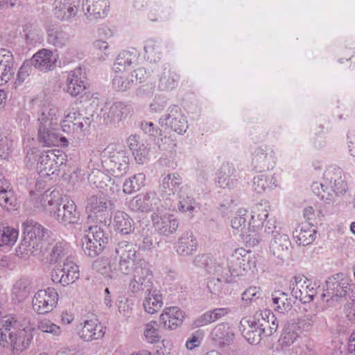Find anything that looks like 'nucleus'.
<instances>
[{"mask_svg": "<svg viewBox=\"0 0 355 355\" xmlns=\"http://www.w3.org/2000/svg\"><path fill=\"white\" fill-rule=\"evenodd\" d=\"M349 279L343 273L336 274L329 277L326 282V292L322 294V297H327L330 300H338L339 297L346 295L349 288Z\"/></svg>", "mask_w": 355, "mask_h": 355, "instance_id": "f257e3e1", "label": "nucleus"}, {"mask_svg": "<svg viewBox=\"0 0 355 355\" xmlns=\"http://www.w3.org/2000/svg\"><path fill=\"white\" fill-rule=\"evenodd\" d=\"M144 333L146 338L150 343H157L161 338L157 324L153 321L146 324Z\"/></svg>", "mask_w": 355, "mask_h": 355, "instance_id": "6ab92c4d", "label": "nucleus"}, {"mask_svg": "<svg viewBox=\"0 0 355 355\" xmlns=\"http://www.w3.org/2000/svg\"><path fill=\"white\" fill-rule=\"evenodd\" d=\"M350 152L352 155L355 157V141L352 144V145L350 147Z\"/></svg>", "mask_w": 355, "mask_h": 355, "instance_id": "e433bc0d", "label": "nucleus"}, {"mask_svg": "<svg viewBox=\"0 0 355 355\" xmlns=\"http://www.w3.org/2000/svg\"><path fill=\"white\" fill-rule=\"evenodd\" d=\"M8 186L6 183L3 184V181L0 180V204L3 207L10 205V198L11 191L8 190Z\"/></svg>", "mask_w": 355, "mask_h": 355, "instance_id": "393cba45", "label": "nucleus"}, {"mask_svg": "<svg viewBox=\"0 0 355 355\" xmlns=\"http://www.w3.org/2000/svg\"><path fill=\"white\" fill-rule=\"evenodd\" d=\"M60 141H62V142H67V139L65 137H64L60 138Z\"/></svg>", "mask_w": 355, "mask_h": 355, "instance_id": "a19ab883", "label": "nucleus"}, {"mask_svg": "<svg viewBox=\"0 0 355 355\" xmlns=\"http://www.w3.org/2000/svg\"><path fill=\"white\" fill-rule=\"evenodd\" d=\"M82 81L78 76L73 77L68 83L67 92L72 96L78 95L83 89Z\"/></svg>", "mask_w": 355, "mask_h": 355, "instance_id": "b1692460", "label": "nucleus"}, {"mask_svg": "<svg viewBox=\"0 0 355 355\" xmlns=\"http://www.w3.org/2000/svg\"><path fill=\"white\" fill-rule=\"evenodd\" d=\"M205 355H220V354L216 351H211L209 353L206 354Z\"/></svg>", "mask_w": 355, "mask_h": 355, "instance_id": "4c0bfd02", "label": "nucleus"}, {"mask_svg": "<svg viewBox=\"0 0 355 355\" xmlns=\"http://www.w3.org/2000/svg\"><path fill=\"white\" fill-rule=\"evenodd\" d=\"M198 338L196 336H193V338L188 340L186 343V347L191 350L196 347H198Z\"/></svg>", "mask_w": 355, "mask_h": 355, "instance_id": "2f4dec72", "label": "nucleus"}, {"mask_svg": "<svg viewBox=\"0 0 355 355\" xmlns=\"http://www.w3.org/2000/svg\"><path fill=\"white\" fill-rule=\"evenodd\" d=\"M250 236L251 235H247L246 237L245 238V240L247 243H250L252 245H254L256 243H257V241L255 239H254L252 241L250 238L248 239V238L250 237Z\"/></svg>", "mask_w": 355, "mask_h": 355, "instance_id": "c9c22d12", "label": "nucleus"}, {"mask_svg": "<svg viewBox=\"0 0 355 355\" xmlns=\"http://www.w3.org/2000/svg\"><path fill=\"white\" fill-rule=\"evenodd\" d=\"M162 304V295L160 294L150 293L144 304V306L147 312L153 314L160 309Z\"/></svg>", "mask_w": 355, "mask_h": 355, "instance_id": "f3484780", "label": "nucleus"}, {"mask_svg": "<svg viewBox=\"0 0 355 355\" xmlns=\"http://www.w3.org/2000/svg\"><path fill=\"white\" fill-rule=\"evenodd\" d=\"M211 335L214 340L225 343L233 338L234 333L229 326L220 324L213 329Z\"/></svg>", "mask_w": 355, "mask_h": 355, "instance_id": "f8f14e48", "label": "nucleus"}, {"mask_svg": "<svg viewBox=\"0 0 355 355\" xmlns=\"http://www.w3.org/2000/svg\"><path fill=\"white\" fill-rule=\"evenodd\" d=\"M314 213V210L312 207H308L306 209H305L304 210V215L306 216H308V218H309V216L313 215Z\"/></svg>", "mask_w": 355, "mask_h": 355, "instance_id": "72a5a7b5", "label": "nucleus"}, {"mask_svg": "<svg viewBox=\"0 0 355 355\" xmlns=\"http://www.w3.org/2000/svg\"><path fill=\"white\" fill-rule=\"evenodd\" d=\"M102 232H96L95 234L88 235L83 243L84 247L88 250L89 255L92 256L98 254L103 250Z\"/></svg>", "mask_w": 355, "mask_h": 355, "instance_id": "9d476101", "label": "nucleus"}, {"mask_svg": "<svg viewBox=\"0 0 355 355\" xmlns=\"http://www.w3.org/2000/svg\"><path fill=\"white\" fill-rule=\"evenodd\" d=\"M232 259L235 264L245 271L251 270L256 267L254 256L244 248L235 250L232 254Z\"/></svg>", "mask_w": 355, "mask_h": 355, "instance_id": "0eeeda50", "label": "nucleus"}, {"mask_svg": "<svg viewBox=\"0 0 355 355\" xmlns=\"http://www.w3.org/2000/svg\"><path fill=\"white\" fill-rule=\"evenodd\" d=\"M315 230L309 225L302 226L293 233V237L299 245H306L314 240Z\"/></svg>", "mask_w": 355, "mask_h": 355, "instance_id": "9b49d317", "label": "nucleus"}, {"mask_svg": "<svg viewBox=\"0 0 355 355\" xmlns=\"http://www.w3.org/2000/svg\"><path fill=\"white\" fill-rule=\"evenodd\" d=\"M219 183H220V184H222V182H221V181H220V178H219Z\"/></svg>", "mask_w": 355, "mask_h": 355, "instance_id": "79ce46f5", "label": "nucleus"}, {"mask_svg": "<svg viewBox=\"0 0 355 355\" xmlns=\"http://www.w3.org/2000/svg\"><path fill=\"white\" fill-rule=\"evenodd\" d=\"M272 302L275 305V309L280 313H284L291 309V305L286 293L279 291L272 295Z\"/></svg>", "mask_w": 355, "mask_h": 355, "instance_id": "dca6fc26", "label": "nucleus"}, {"mask_svg": "<svg viewBox=\"0 0 355 355\" xmlns=\"http://www.w3.org/2000/svg\"><path fill=\"white\" fill-rule=\"evenodd\" d=\"M7 337V333L3 331L1 333L0 344L4 347L6 346V343H8ZM8 337L12 349L16 351H22L30 345L33 338V334L31 331L24 329L15 336L8 334Z\"/></svg>", "mask_w": 355, "mask_h": 355, "instance_id": "39448f33", "label": "nucleus"}, {"mask_svg": "<svg viewBox=\"0 0 355 355\" xmlns=\"http://www.w3.org/2000/svg\"><path fill=\"white\" fill-rule=\"evenodd\" d=\"M12 75V62L9 57L0 61V85L7 83Z\"/></svg>", "mask_w": 355, "mask_h": 355, "instance_id": "a211bd4d", "label": "nucleus"}, {"mask_svg": "<svg viewBox=\"0 0 355 355\" xmlns=\"http://www.w3.org/2000/svg\"><path fill=\"white\" fill-rule=\"evenodd\" d=\"M347 352L348 355H355V331L349 336Z\"/></svg>", "mask_w": 355, "mask_h": 355, "instance_id": "c756f323", "label": "nucleus"}, {"mask_svg": "<svg viewBox=\"0 0 355 355\" xmlns=\"http://www.w3.org/2000/svg\"><path fill=\"white\" fill-rule=\"evenodd\" d=\"M17 236L18 232L16 230L10 227L4 228L0 234V246L15 243Z\"/></svg>", "mask_w": 355, "mask_h": 355, "instance_id": "412c9836", "label": "nucleus"}, {"mask_svg": "<svg viewBox=\"0 0 355 355\" xmlns=\"http://www.w3.org/2000/svg\"><path fill=\"white\" fill-rule=\"evenodd\" d=\"M58 302V294L54 289L39 291L33 299V307L39 313L51 311Z\"/></svg>", "mask_w": 355, "mask_h": 355, "instance_id": "f03ea898", "label": "nucleus"}, {"mask_svg": "<svg viewBox=\"0 0 355 355\" xmlns=\"http://www.w3.org/2000/svg\"><path fill=\"white\" fill-rule=\"evenodd\" d=\"M63 209L65 213L63 214L62 218L64 220L71 222L72 214L76 211V205L73 201H69L63 206Z\"/></svg>", "mask_w": 355, "mask_h": 355, "instance_id": "cd10ccee", "label": "nucleus"}, {"mask_svg": "<svg viewBox=\"0 0 355 355\" xmlns=\"http://www.w3.org/2000/svg\"><path fill=\"white\" fill-rule=\"evenodd\" d=\"M98 324L96 320L86 321L81 331V336L85 340H89L98 336L101 330L96 332Z\"/></svg>", "mask_w": 355, "mask_h": 355, "instance_id": "aec40b11", "label": "nucleus"}, {"mask_svg": "<svg viewBox=\"0 0 355 355\" xmlns=\"http://www.w3.org/2000/svg\"><path fill=\"white\" fill-rule=\"evenodd\" d=\"M259 318L252 316L243 318L241 321V328L243 336L252 345H256L261 340L259 329Z\"/></svg>", "mask_w": 355, "mask_h": 355, "instance_id": "7ed1b4c3", "label": "nucleus"}, {"mask_svg": "<svg viewBox=\"0 0 355 355\" xmlns=\"http://www.w3.org/2000/svg\"><path fill=\"white\" fill-rule=\"evenodd\" d=\"M40 328L44 332L46 333H57L59 330V327L53 324H51V325L42 324Z\"/></svg>", "mask_w": 355, "mask_h": 355, "instance_id": "7c9ffc66", "label": "nucleus"}, {"mask_svg": "<svg viewBox=\"0 0 355 355\" xmlns=\"http://www.w3.org/2000/svg\"><path fill=\"white\" fill-rule=\"evenodd\" d=\"M163 315L164 324L171 329L177 327L184 318L182 313L175 307L166 309Z\"/></svg>", "mask_w": 355, "mask_h": 355, "instance_id": "ddd939ff", "label": "nucleus"}, {"mask_svg": "<svg viewBox=\"0 0 355 355\" xmlns=\"http://www.w3.org/2000/svg\"><path fill=\"white\" fill-rule=\"evenodd\" d=\"M290 245V240L287 235L279 234L275 238L271 248L275 254L281 257L288 250Z\"/></svg>", "mask_w": 355, "mask_h": 355, "instance_id": "4468645a", "label": "nucleus"}, {"mask_svg": "<svg viewBox=\"0 0 355 355\" xmlns=\"http://www.w3.org/2000/svg\"><path fill=\"white\" fill-rule=\"evenodd\" d=\"M5 99H6L5 93L2 90H0V107H1L3 105V103L5 102Z\"/></svg>", "mask_w": 355, "mask_h": 355, "instance_id": "f704fd0d", "label": "nucleus"}, {"mask_svg": "<svg viewBox=\"0 0 355 355\" xmlns=\"http://www.w3.org/2000/svg\"><path fill=\"white\" fill-rule=\"evenodd\" d=\"M295 285L293 292L297 298L303 303L311 302L316 295V291L311 282L303 276L295 277Z\"/></svg>", "mask_w": 355, "mask_h": 355, "instance_id": "20e7f679", "label": "nucleus"}, {"mask_svg": "<svg viewBox=\"0 0 355 355\" xmlns=\"http://www.w3.org/2000/svg\"><path fill=\"white\" fill-rule=\"evenodd\" d=\"M245 223V219L243 217H235L232 221V226L233 228L238 229Z\"/></svg>", "mask_w": 355, "mask_h": 355, "instance_id": "473e14b6", "label": "nucleus"}, {"mask_svg": "<svg viewBox=\"0 0 355 355\" xmlns=\"http://www.w3.org/2000/svg\"><path fill=\"white\" fill-rule=\"evenodd\" d=\"M300 333V327L297 322H289L286 324L279 339V343L282 347L293 345Z\"/></svg>", "mask_w": 355, "mask_h": 355, "instance_id": "6e6552de", "label": "nucleus"}, {"mask_svg": "<svg viewBox=\"0 0 355 355\" xmlns=\"http://www.w3.org/2000/svg\"><path fill=\"white\" fill-rule=\"evenodd\" d=\"M268 211L266 208L261 205H257L254 207L253 211V215L252 216V220L250 223V225L255 229H259L262 227L263 222L268 218Z\"/></svg>", "mask_w": 355, "mask_h": 355, "instance_id": "2eb2a0df", "label": "nucleus"}, {"mask_svg": "<svg viewBox=\"0 0 355 355\" xmlns=\"http://www.w3.org/2000/svg\"><path fill=\"white\" fill-rule=\"evenodd\" d=\"M17 321L15 318L10 315H2L0 313V331L5 329L8 331L10 327L12 326Z\"/></svg>", "mask_w": 355, "mask_h": 355, "instance_id": "bb28decb", "label": "nucleus"}, {"mask_svg": "<svg viewBox=\"0 0 355 355\" xmlns=\"http://www.w3.org/2000/svg\"><path fill=\"white\" fill-rule=\"evenodd\" d=\"M260 294V288L253 286L250 287L242 294V300L245 301H251L253 297H257Z\"/></svg>", "mask_w": 355, "mask_h": 355, "instance_id": "c85d7f7f", "label": "nucleus"}, {"mask_svg": "<svg viewBox=\"0 0 355 355\" xmlns=\"http://www.w3.org/2000/svg\"><path fill=\"white\" fill-rule=\"evenodd\" d=\"M336 174L337 175L338 178L334 180V191L337 193L343 194L347 189V184L343 178L340 171L337 170Z\"/></svg>", "mask_w": 355, "mask_h": 355, "instance_id": "a878e982", "label": "nucleus"}, {"mask_svg": "<svg viewBox=\"0 0 355 355\" xmlns=\"http://www.w3.org/2000/svg\"><path fill=\"white\" fill-rule=\"evenodd\" d=\"M351 230L352 232L355 234V222L352 223L351 225Z\"/></svg>", "mask_w": 355, "mask_h": 355, "instance_id": "58836bf2", "label": "nucleus"}, {"mask_svg": "<svg viewBox=\"0 0 355 355\" xmlns=\"http://www.w3.org/2000/svg\"><path fill=\"white\" fill-rule=\"evenodd\" d=\"M226 313L227 311L223 309H218L211 311L206 312L201 318V323L206 324L214 322L218 318H220Z\"/></svg>", "mask_w": 355, "mask_h": 355, "instance_id": "5701e85b", "label": "nucleus"}, {"mask_svg": "<svg viewBox=\"0 0 355 355\" xmlns=\"http://www.w3.org/2000/svg\"><path fill=\"white\" fill-rule=\"evenodd\" d=\"M33 58L39 64L53 63L56 61L53 53L47 49L40 50L33 55Z\"/></svg>", "mask_w": 355, "mask_h": 355, "instance_id": "4be33fe9", "label": "nucleus"}, {"mask_svg": "<svg viewBox=\"0 0 355 355\" xmlns=\"http://www.w3.org/2000/svg\"><path fill=\"white\" fill-rule=\"evenodd\" d=\"M64 161L65 155L63 153L60 151L50 150L45 157H42L41 164L47 172L53 173L58 170Z\"/></svg>", "mask_w": 355, "mask_h": 355, "instance_id": "1a4fd4ad", "label": "nucleus"}, {"mask_svg": "<svg viewBox=\"0 0 355 355\" xmlns=\"http://www.w3.org/2000/svg\"><path fill=\"white\" fill-rule=\"evenodd\" d=\"M40 229H41V227H40V225H39V226H36V225H35V226L33 227V230H34V231H35V232H36V231H40Z\"/></svg>", "mask_w": 355, "mask_h": 355, "instance_id": "ea45409f", "label": "nucleus"}, {"mask_svg": "<svg viewBox=\"0 0 355 355\" xmlns=\"http://www.w3.org/2000/svg\"><path fill=\"white\" fill-rule=\"evenodd\" d=\"M255 317L259 318V329L262 336H268L275 333L278 327L277 319L268 309H264L255 314Z\"/></svg>", "mask_w": 355, "mask_h": 355, "instance_id": "423d86ee", "label": "nucleus"}]
</instances>
